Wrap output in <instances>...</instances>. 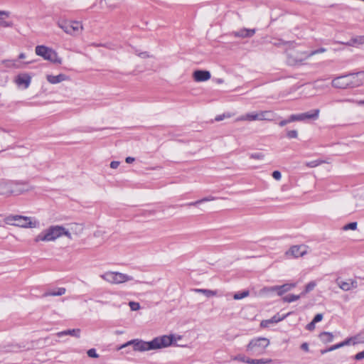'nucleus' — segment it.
I'll use <instances>...</instances> for the list:
<instances>
[{"label": "nucleus", "instance_id": "f257e3e1", "mask_svg": "<svg viewBox=\"0 0 364 364\" xmlns=\"http://www.w3.org/2000/svg\"><path fill=\"white\" fill-rule=\"evenodd\" d=\"M181 336L164 335L154 338L150 341H144L140 339H134L120 346L118 349H122L129 346H133L135 351L144 352L149 350H159L167 348L174 344L177 341L181 339Z\"/></svg>", "mask_w": 364, "mask_h": 364}, {"label": "nucleus", "instance_id": "f03ea898", "mask_svg": "<svg viewBox=\"0 0 364 364\" xmlns=\"http://www.w3.org/2000/svg\"><path fill=\"white\" fill-rule=\"evenodd\" d=\"M63 236H65L70 240L72 239V235L70 231L63 225H50L38 234L33 240L36 243L41 242H49L55 241Z\"/></svg>", "mask_w": 364, "mask_h": 364}, {"label": "nucleus", "instance_id": "7ed1b4c3", "mask_svg": "<svg viewBox=\"0 0 364 364\" xmlns=\"http://www.w3.org/2000/svg\"><path fill=\"white\" fill-rule=\"evenodd\" d=\"M269 345V340L259 337L252 339L246 347V351L251 355L259 356L264 353Z\"/></svg>", "mask_w": 364, "mask_h": 364}, {"label": "nucleus", "instance_id": "20e7f679", "mask_svg": "<svg viewBox=\"0 0 364 364\" xmlns=\"http://www.w3.org/2000/svg\"><path fill=\"white\" fill-rule=\"evenodd\" d=\"M6 224L16 225L25 228H33L38 225V222L36 220L32 221L31 218L26 216L21 215H10L5 218Z\"/></svg>", "mask_w": 364, "mask_h": 364}, {"label": "nucleus", "instance_id": "39448f33", "mask_svg": "<svg viewBox=\"0 0 364 364\" xmlns=\"http://www.w3.org/2000/svg\"><path fill=\"white\" fill-rule=\"evenodd\" d=\"M100 277L112 284H120L129 281L133 280V277L128 274L119 272L108 271L100 275Z\"/></svg>", "mask_w": 364, "mask_h": 364}, {"label": "nucleus", "instance_id": "423d86ee", "mask_svg": "<svg viewBox=\"0 0 364 364\" xmlns=\"http://www.w3.org/2000/svg\"><path fill=\"white\" fill-rule=\"evenodd\" d=\"M35 51L37 55L41 56L44 60L50 61L53 63H62V59L59 58L57 53L50 48L45 46H37Z\"/></svg>", "mask_w": 364, "mask_h": 364}, {"label": "nucleus", "instance_id": "0eeeda50", "mask_svg": "<svg viewBox=\"0 0 364 364\" xmlns=\"http://www.w3.org/2000/svg\"><path fill=\"white\" fill-rule=\"evenodd\" d=\"M58 25L66 33L70 35H77L82 30V26L81 23L78 21H58Z\"/></svg>", "mask_w": 364, "mask_h": 364}, {"label": "nucleus", "instance_id": "6e6552de", "mask_svg": "<svg viewBox=\"0 0 364 364\" xmlns=\"http://www.w3.org/2000/svg\"><path fill=\"white\" fill-rule=\"evenodd\" d=\"M12 194L19 195L33 189L26 181H11Z\"/></svg>", "mask_w": 364, "mask_h": 364}, {"label": "nucleus", "instance_id": "1a4fd4ad", "mask_svg": "<svg viewBox=\"0 0 364 364\" xmlns=\"http://www.w3.org/2000/svg\"><path fill=\"white\" fill-rule=\"evenodd\" d=\"M319 109H314L309 112L301 113L298 114H291L290 120L293 122L296 121H304L306 119H316L318 117Z\"/></svg>", "mask_w": 364, "mask_h": 364}, {"label": "nucleus", "instance_id": "9d476101", "mask_svg": "<svg viewBox=\"0 0 364 364\" xmlns=\"http://www.w3.org/2000/svg\"><path fill=\"white\" fill-rule=\"evenodd\" d=\"M14 82L18 87L27 89L31 82V76L26 73L17 75L14 78Z\"/></svg>", "mask_w": 364, "mask_h": 364}, {"label": "nucleus", "instance_id": "9b49d317", "mask_svg": "<svg viewBox=\"0 0 364 364\" xmlns=\"http://www.w3.org/2000/svg\"><path fill=\"white\" fill-rule=\"evenodd\" d=\"M349 87H356L364 83V73L360 72L348 75Z\"/></svg>", "mask_w": 364, "mask_h": 364}, {"label": "nucleus", "instance_id": "f8f14e48", "mask_svg": "<svg viewBox=\"0 0 364 364\" xmlns=\"http://www.w3.org/2000/svg\"><path fill=\"white\" fill-rule=\"evenodd\" d=\"M306 254V249L303 245L292 246L288 251L285 252L287 257L297 258L302 257Z\"/></svg>", "mask_w": 364, "mask_h": 364}, {"label": "nucleus", "instance_id": "ddd939ff", "mask_svg": "<svg viewBox=\"0 0 364 364\" xmlns=\"http://www.w3.org/2000/svg\"><path fill=\"white\" fill-rule=\"evenodd\" d=\"M338 286L343 291H350L358 287V282L355 279H349L347 281H341L339 278L336 280Z\"/></svg>", "mask_w": 364, "mask_h": 364}, {"label": "nucleus", "instance_id": "4468645a", "mask_svg": "<svg viewBox=\"0 0 364 364\" xmlns=\"http://www.w3.org/2000/svg\"><path fill=\"white\" fill-rule=\"evenodd\" d=\"M31 62L21 63L18 60H3L1 65L9 69H21L24 68V65L29 64Z\"/></svg>", "mask_w": 364, "mask_h": 364}, {"label": "nucleus", "instance_id": "2eb2a0df", "mask_svg": "<svg viewBox=\"0 0 364 364\" xmlns=\"http://www.w3.org/2000/svg\"><path fill=\"white\" fill-rule=\"evenodd\" d=\"M332 86L340 89L349 87L348 75H342L334 78L332 80Z\"/></svg>", "mask_w": 364, "mask_h": 364}, {"label": "nucleus", "instance_id": "dca6fc26", "mask_svg": "<svg viewBox=\"0 0 364 364\" xmlns=\"http://www.w3.org/2000/svg\"><path fill=\"white\" fill-rule=\"evenodd\" d=\"M193 79L196 82H204L208 80L211 75L209 71L198 70L193 74Z\"/></svg>", "mask_w": 364, "mask_h": 364}, {"label": "nucleus", "instance_id": "f3484780", "mask_svg": "<svg viewBox=\"0 0 364 364\" xmlns=\"http://www.w3.org/2000/svg\"><path fill=\"white\" fill-rule=\"evenodd\" d=\"M256 32L255 29L242 28L237 31H233L232 35L235 37L239 38H250L255 35Z\"/></svg>", "mask_w": 364, "mask_h": 364}, {"label": "nucleus", "instance_id": "a211bd4d", "mask_svg": "<svg viewBox=\"0 0 364 364\" xmlns=\"http://www.w3.org/2000/svg\"><path fill=\"white\" fill-rule=\"evenodd\" d=\"M296 285V283H287L283 285L276 286L277 294L279 296H282L284 293L295 288Z\"/></svg>", "mask_w": 364, "mask_h": 364}, {"label": "nucleus", "instance_id": "6ab92c4d", "mask_svg": "<svg viewBox=\"0 0 364 364\" xmlns=\"http://www.w3.org/2000/svg\"><path fill=\"white\" fill-rule=\"evenodd\" d=\"M11 181H0V195H11Z\"/></svg>", "mask_w": 364, "mask_h": 364}, {"label": "nucleus", "instance_id": "aec40b11", "mask_svg": "<svg viewBox=\"0 0 364 364\" xmlns=\"http://www.w3.org/2000/svg\"><path fill=\"white\" fill-rule=\"evenodd\" d=\"M277 114L270 110H265L259 112V120H267V121H272L275 119Z\"/></svg>", "mask_w": 364, "mask_h": 364}, {"label": "nucleus", "instance_id": "412c9836", "mask_svg": "<svg viewBox=\"0 0 364 364\" xmlns=\"http://www.w3.org/2000/svg\"><path fill=\"white\" fill-rule=\"evenodd\" d=\"M289 314H287L283 316H279V315H274L273 317H272L270 319L264 320L261 322V326L262 327H267L269 323H278L283 319H284Z\"/></svg>", "mask_w": 364, "mask_h": 364}, {"label": "nucleus", "instance_id": "4be33fe9", "mask_svg": "<svg viewBox=\"0 0 364 364\" xmlns=\"http://www.w3.org/2000/svg\"><path fill=\"white\" fill-rule=\"evenodd\" d=\"M339 43L344 44L348 46H356L358 45L364 44V36H359L352 38L349 41L343 43L339 42Z\"/></svg>", "mask_w": 364, "mask_h": 364}, {"label": "nucleus", "instance_id": "5701e85b", "mask_svg": "<svg viewBox=\"0 0 364 364\" xmlns=\"http://www.w3.org/2000/svg\"><path fill=\"white\" fill-rule=\"evenodd\" d=\"M46 79L51 84H57L65 80L67 77L64 74H59L58 75H48Z\"/></svg>", "mask_w": 364, "mask_h": 364}, {"label": "nucleus", "instance_id": "b1692460", "mask_svg": "<svg viewBox=\"0 0 364 364\" xmlns=\"http://www.w3.org/2000/svg\"><path fill=\"white\" fill-rule=\"evenodd\" d=\"M80 334V330L79 328L69 329L57 333L58 337H62L63 336H71L76 338H79Z\"/></svg>", "mask_w": 364, "mask_h": 364}, {"label": "nucleus", "instance_id": "393cba45", "mask_svg": "<svg viewBox=\"0 0 364 364\" xmlns=\"http://www.w3.org/2000/svg\"><path fill=\"white\" fill-rule=\"evenodd\" d=\"M318 337L321 342L325 344L332 342L334 338L332 333L326 331L321 333Z\"/></svg>", "mask_w": 364, "mask_h": 364}, {"label": "nucleus", "instance_id": "a878e982", "mask_svg": "<svg viewBox=\"0 0 364 364\" xmlns=\"http://www.w3.org/2000/svg\"><path fill=\"white\" fill-rule=\"evenodd\" d=\"M273 360L270 358L252 359L247 360V364H271Z\"/></svg>", "mask_w": 364, "mask_h": 364}, {"label": "nucleus", "instance_id": "bb28decb", "mask_svg": "<svg viewBox=\"0 0 364 364\" xmlns=\"http://www.w3.org/2000/svg\"><path fill=\"white\" fill-rule=\"evenodd\" d=\"M66 291V289L64 287L58 288L55 291H49L44 293L43 296H61L63 295Z\"/></svg>", "mask_w": 364, "mask_h": 364}, {"label": "nucleus", "instance_id": "cd10ccee", "mask_svg": "<svg viewBox=\"0 0 364 364\" xmlns=\"http://www.w3.org/2000/svg\"><path fill=\"white\" fill-rule=\"evenodd\" d=\"M215 199V198L213 197V196L205 197V198H203L202 199H200V200H198L196 201L188 203L186 204V205H188V206H197L199 204H201L203 203L208 202V201H212V200H214Z\"/></svg>", "mask_w": 364, "mask_h": 364}, {"label": "nucleus", "instance_id": "c85d7f7f", "mask_svg": "<svg viewBox=\"0 0 364 364\" xmlns=\"http://www.w3.org/2000/svg\"><path fill=\"white\" fill-rule=\"evenodd\" d=\"M196 292L203 294L207 297H210L215 296L217 294V292L215 291L210 290V289H196L194 290Z\"/></svg>", "mask_w": 364, "mask_h": 364}, {"label": "nucleus", "instance_id": "c756f323", "mask_svg": "<svg viewBox=\"0 0 364 364\" xmlns=\"http://www.w3.org/2000/svg\"><path fill=\"white\" fill-rule=\"evenodd\" d=\"M301 296H302L301 294L299 295L289 294L287 296H284L282 298V300L284 302L291 303V302H293V301H295L299 299Z\"/></svg>", "mask_w": 364, "mask_h": 364}, {"label": "nucleus", "instance_id": "7c9ffc66", "mask_svg": "<svg viewBox=\"0 0 364 364\" xmlns=\"http://www.w3.org/2000/svg\"><path fill=\"white\" fill-rule=\"evenodd\" d=\"M316 286V283L314 281L310 282L308 283L304 288V291L301 293V296H304L306 294L311 291Z\"/></svg>", "mask_w": 364, "mask_h": 364}, {"label": "nucleus", "instance_id": "2f4dec72", "mask_svg": "<svg viewBox=\"0 0 364 364\" xmlns=\"http://www.w3.org/2000/svg\"><path fill=\"white\" fill-rule=\"evenodd\" d=\"M277 292L276 286L273 287H265L259 291V294H267L271 292Z\"/></svg>", "mask_w": 364, "mask_h": 364}, {"label": "nucleus", "instance_id": "473e14b6", "mask_svg": "<svg viewBox=\"0 0 364 364\" xmlns=\"http://www.w3.org/2000/svg\"><path fill=\"white\" fill-rule=\"evenodd\" d=\"M326 49L324 48H321L318 50H312L311 52L310 53H305V58H308L311 56H313L314 55H316V54H318V53H324L326 52Z\"/></svg>", "mask_w": 364, "mask_h": 364}, {"label": "nucleus", "instance_id": "72a5a7b5", "mask_svg": "<svg viewBox=\"0 0 364 364\" xmlns=\"http://www.w3.org/2000/svg\"><path fill=\"white\" fill-rule=\"evenodd\" d=\"M337 102H350V103H355L358 105H364V100H355L353 99H343V100H339Z\"/></svg>", "mask_w": 364, "mask_h": 364}, {"label": "nucleus", "instance_id": "f704fd0d", "mask_svg": "<svg viewBox=\"0 0 364 364\" xmlns=\"http://www.w3.org/2000/svg\"><path fill=\"white\" fill-rule=\"evenodd\" d=\"M249 294H250L249 291H244L242 292H238V293L235 294L233 296V298L235 300H239V299H242L243 298L247 297V296H249Z\"/></svg>", "mask_w": 364, "mask_h": 364}, {"label": "nucleus", "instance_id": "c9c22d12", "mask_svg": "<svg viewBox=\"0 0 364 364\" xmlns=\"http://www.w3.org/2000/svg\"><path fill=\"white\" fill-rule=\"evenodd\" d=\"M324 163V161H322V160H315V161H309V162H306V166H308V167H310V168H314V167H316Z\"/></svg>", "mask_w": 364, "mask_h": 364}, {"label": "nucleus", "instance_id": "e433bc0d", "mask_svg": "<svg viewBox=\"0 0 364 364\" xmlns=\"http://www.w3.org/2000/svg\"><path fill=\"white\" fill-rule=\"evenodd\" d=\"M355 343H364V330L354 336Z\"/></svg>", "mask_w": 364, "mask_h": 364}, {"label": "nucleus", "instance_id": "4c0bfd02", "mask_svg": "<svg viewBox=\"0 0 364 364\" xmlns=\"http://www.w3.org/2000/svg\"><path fill=\"white\" fill-rule=\"evenodd\" d=\"M247 118L248 119V121H256L259 120V112H252V113H247Z\"/></svg>", "mask_w": 364, "mask_h": 364}, {"label": "nucleus", "instance_id": "58836bf2", "mask_svg": "<svg viewBox=\"0 0 364 364\" xmlns=\"http://www.w3.org/2000/svg\"><path fill=\"white\" fill-rule=\"evenodd\" d=\"M232 360H237V361H240L242 363H247V360H250V358H247L246 356H245L243 355H237L235 356L232 358Z\"/></svg>", "mask_w": 364, "mask_h": 364}, {"label": "nucleus", "instance_id": "ea45409f", "mask_svg": "<svg viewBox=\"0 0 364 364\" xmlns=\"http://www.w3.org/2000/svg\"><path fill=\"white\" fill-rule=\"evenodd\" d=\"M264 157V155L261 152L252 153L250 154V158L252 159L262 160Z\"/></svg>", "mask_w": 364, "mask_h": 364}, {"label": "nucleus", "instance_id": "a19ab883", "mask_svg": "<svg viewBox=\"0 0 364 364\" xmlns=\"http://www.w3.org/2000/svg\"><path fill=\"white\" fill-rule=\"evenodd\" d=\"M356 228H357V223L356 222L350 223L343 227L344 230H354Z\"/></svg>", "mask_w": 364, "mask_h": 364}, {"label": "nucleus", "instance_id": "79ce46f5", "mask_svg": "<svg viewBox=\"0 0 364 364\" xmlns=\"http://www.w3.org/2000/svg\"><path fill=\"white\" fill-rule=\"evenodd\" d=\"M104 1L109 9H114L115 8L117 7V5L116 4H110L111 0H104ZM116 1H118L119 3H122L124 0H116Z\"/></svg>", "mask_w": 364, "mask_h": 364}, {"label": "nucleus", "instance_id": "37998d69", "mask_svg": "<svg viewBox=\"0 0 364 364\" xmlns=\"http://www.w3.org/2000/svg\"><path fill=\"white\" fill-rule=\"evenodd\" d=\"M287 136L289 139H296L298 136V133L296 130H290L287 132Z\"/></svg>", "mask_w": 364, "mask_h": 364}, {"label": "nucleus", "instance_id": "c03bdc74", "mask_svg": "<svg viewBox=\"0 0 364 364\" xmlns=\"http://www.w3.org/2000/svg\"><path fill=\"white\" fill-rule=\"evenodd\" d=\"M87 354L90 358H97L99 357V355L97 353L96 350L95 348H90L87 350Z\"/></svg>", "mask_w": 364, "mask_h": 364}, {"label": "nucleus", "instance_id": "a18cd8bd", "mask_svg": "<svg viewBox=\"0 0 364 364\" xmlns=\"http://www.w3.org/2000/svg\"><path fill=\"white\" fill-rule=\"evenodd\" d=\"M129 306L132 311H137L140 309V304L138 302L130 301Z\"/></svg>", "mask_w": 364, "mask_h": 364}, {"label": "nucleus", "instance_id": "49530a36", "mask_svg": "<svg viewBox=\"0 0 364 364\" xmlns=\"http://www.w3.org/2000/svg\"><path fill=\"white\" fill-rule=\"evenodd\" d=\"M344 346L350 344L356 345L358 343H355L354 336L348 338L343 341Z\"/></svg>", "mask_w": 364, "mask_h": 364}, {"label": "nucleus", "instance_id": "de8ad7c7", "mask_svg": "<svg viewBox=\"0 0 364 364\" xmlns=\"http://www.w3.org/2000/svg\"><path fill=\"white\" fill-rule=\"evenodd\" d=\"M2 16H0V26H3V27H10V26H11L12 23L5 21L4 18Z\"/></svg>", "mask_w": 364, "mask_h": 364}, {"label": "nucleus", "instance_id": "09e8293b", "mask_svg": "<svg viewBox=\"0 0 364 364\" xmlns=\"http://www.w3.org/2000/svg\"><path fill=\"white\" fill-rule=\"evenodd\" d=\"M135 54L136 55H138L139 57L141 58H149L150 55H149V53L146 51L144 52H139L137 50H135Z\"/></svg>", "mask_w": 364, "mask_h": 364}, {"label": "nucleus", "instance_id": "8fccbe9b", "mask_svg": "<svg viewBox=\"0 0 364 364\" xmlns=\"http://www.w3.org/2000/svg\"><path fill=\"white\" fill-rule=\"evenodd\" d=\"M232 115L230 113L228 114H220V115H218L215 117V121H222L225 118H229V117H231Z\"/></svg>", "mask_w": 364, "mask_h": 364}, {"label": "nucleus", "instance_id": "3c124183", "mask_svg": "<svg viewBox=\"0 0 364 364\" xmlns=\"http://www.w3.org/2000/svg\"><path fill=\"white\" fill-rule=\"evenodd\" d=\"M272 177L275 180L279 181L281 179V178H282V174H281V173L279 171H274L272 173Z\"/></svg>", "mask_w": 364, "mask_h": 364}, {"label": "nucleus", "instance_id": "603ef678", "mask_svg": "<svg viewBox=\"0 0 364 364\" xmlns=\"http://www.w3.org/2000/svg\"><path fill=\"white\" fill-rule=\"evenodd\" d=\"M291 122H292L290 120V116H289L287 119L280 121L279 122V125L280 127H284L285 125H287V124L291 123Z\"/></svg>", "mask_w": 364, "mask_h": 364}, {"label": "nucleus", "instance_id": "864d4df0", "mask_svg": "<svg viewBox=\"0 0 364 364\" xmlns=\"http://www.w3.org/2000/svg\"><path fill=\"white\" fill-rule=\"evenodd\" d=\"M322 318H323V315L321 314H318L314 316L313 321L316 323L317 322L321 321L322 320Z\"/></svg>", "mask_w": 364, "mask_h": 364}, {"label": "nucleus", "instance_id": "5fc2aeb1", "mask_svg": "<svg viewBox=\"0 0 364 364\" xmlns=\"http://www.w3.org/2000/svg\"><path fill=\"white\" fill-rule=\"evenodd\" d=\"M363 358H364V350L357 353L355 355V359L357 360H362Z\"/></svg>", "mask_w": 364, "mask_h": 364}, {"label": "nucleus", "instance_id": "6e6d98bb", "mask_svg": "<svg viewBox=\"0 0 364 364\" xmlns=\"http://www.w3.org/2000/svg\"><path fill=\"white\" fill-rule=\"evenodd\" d=\"M315 328V323L312 321L306 326V329L312 331Z\"/></svg>", "mask_w": 364, "mask_h": 364}, {"label": "nucleus", "instance_id": "4d7b16f0", "mask_svg": "<svg viewBox=\"0 0 364 364\" xmlns=\"http://www.w3.org/2000/svg\"><path fill=\"white\" fill-rule=\"evenodd\" d=\"M247 114H244V115H242V116H240L239 117H237L236 119V122H239V121H248V119L247 118Z\"/></svg>", "mask_w": 364, "mask_h": 364}, {"label": "nucleus", "instance_id": "13d9d810", "mask_svg": "<svg viewBox=\"0 0 364 364\" xmlns=\"http://www.w3.org/2000/svg\"><path fill=\"white\" fill-rule=\"evenodd\" d=\"M119 165V162L117 161H113L110 163V167L112 168H117Z\"/></svg>", "mask_w": 364, "mask_h": 364}, {"label": "nucleus", "instance_id": "bf43d9fd", "mask_svg": "<svg viewBox=\"0 0 364 364\" xmlns=\"http://www.w3.org/2000/svg\"><path fill=\"white\" fill-rule=\"evenodd\" d=\"M301 348L306 351V352H308L309 350V344L307 343H304L301 345Z\"/></svg>", "mask_w": 364, "mask_h": 364}, {"label": "nucleus", "instance_id": "052dcab7", "mask_svg": "<svg viewBox=\"0 0 364 364\" xmlns=\"http://www.w3.org/2000/svg\"><path fill=\"white\" fill-rule=\"evenodd\" d=\"M134 160H135V159H134V158H133V157H131V156H128V157H127V158H126V159H125V161H126V162H127V164L132 163V162H134Z\"/></svg>", "mask_w": 364, "mask_h": 364}, {"label": "nucleus", "instance_id": "680f3d73", "mask_svg": "<svg viewBox=\"0 0 364 364\" xmlns=\"http://www.w3.org/2000/svg\"><path fill=\"white\" fill-rule=\"evenodd\" d=\"M0 16H4L6 17L9 16V12L5 11H0Z\"/></svg>", "mask_w": 364, "mask_h": 364}, {"label": "nucleus", "instance_id": "e2e57ef3", "mask_svg": "<svg viewBox=\"0 0 364 364\" xmlns=\"http://www.w3.org/2000/svg\"><path fill=\"white\" fill-rule=\"evenodd\" d=\"M24 58H26L25 53H20L19 55H18V59L19 60H23Z\"/></svg>", "mask_w": 364, "mask_h": 364}, {"label": "nucleus", "instance_id": "0e129e2a", "mask_svg": "<svg viewBox=\"0 0 364 364\" xmlns=\"http://www.w3.org/2000/svg\"><path fill=\"white\" fill-rule=\"evenodd\" d=\"M336 349H338L337 347H336V345H333V346H331L330 348H328V350L333 351V350H336Z\"/></svg>", "mask_w": 364, "mask_h": 364}, {"label": "nucleus", "instance_id": "69168bd1", "mask_svg": "<svg viewBox=\"0 0 364 364\" xmlns=\"http://www.w3.org/2000/svg\"><path fill=\"white\" fill-rule=\"evenodd\" d=\"M336 347H337L338 349L344 346V344H343V342H341V343H339L338 344H336Z\"/></svg>", "mask_w": 364, "mask_h": 364}, {"label": "nucleus", "instance_id": "338daca9", "mask_svg": "<svg viewBox=\"0 0 364 364\" xmlns=\"http://www.w3.org/2000/svg\"><path fill=\"white\" fill-rule=\"evenodd\" d=\"M216 82H217V83L220 84V83H223L224 82V80L221 78H218L216 80Z\"/></svg>", "mask_w": 364, "mask_h": 364}, {"label": "nucleus", "instance_id": "774afa93", "mask_svg": "<svg viewBox=\"0 0 364 364\" xmlns=\"http://www.w3.org/2000/svg\"><path fill=\"white\" fill-rule=\"evenodd\" d=\"M327 352H330V351H329V350H328V349H325V350H321V354H324V353H327Z\"/></svg>", "mask_w": 364, "mask_h": 364}]
</instances>
